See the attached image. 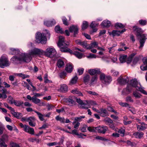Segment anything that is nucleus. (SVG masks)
Masks as SVG:
<instances>
[{"label":"nucleus","mask_w":147,"mask_h":147,"mask_svg":"<svg viewBox=\"0 0 147 147\" xmlns=\"http://www.w3.org/2000/svg\"><path fill=\"white\" fill-rule=\"evenodd\" d=\"M73 69V67L72 64L69 63L66 65L65 69L67 72L69 73H71Z\"/></svg>","instance_id":"b1692460"},{"label":"nucleus","mask_w":147,"mask_h":147,"mask_svg":"<svg viewBox=\"0 0 147 147\" xmlns=\"http://www.w3.org/2000/svg\"><path fill=\"white\" fill-rule=\"evenodd\" d=\"M101 26L104 27H108L111 25L110 22L106 20L103 21L101 24Z\"/></svg>","instance_id":"393cba45"},{"label":"nucleus","mask_w":147,"mask_h":147,"mask_svg":"<svg viewBox=\"0 0 147 147\" xmlns=\"http://www.w3.org/2000/svg\"><path fill=\"white\" fill-rule=\"evenodd\" d=\"M73 54L79 59L81 58L82 57V54L78 52L74 51L73 53Z\"/></svg>","instance_id":"c03bdc74"},{"label":"nucleus","mask_w":147,"mask_h":147,"mask_svg":"<svg viewBox=\"0 0 147 147\" xmlns=\"http://www.w3.org/2000/svg\"><path fill=\"white\" fill-rule=\"evenodd\" d=\"M8 136L6 134H4L2 136L1 138H0V147H7V145L5 144V141L8 140Z\"/></svg>","instance_id":"9b49d317"},{"label":"nucleus","mask_w":147,"mask_h":147,"mask_svg":"<svg viewBox=\"0 0 147 147\" xmlns=\"http://www.w3.org/2000/svg\"><path fill=\"white\" fill-rule=\"evenodd\" d=\"M60 87L59 91L63 92H66L68 91L67 86L65 84H61L60 86Z\"/></svg>","instance_id":"5701e85b"},{"label":"nucleus","mask_w":147,"mask_h":147,"mask_svg":"<svg viewBox=\"0 0 147 147\" xmlns=\"http://www.w3.org/2000/svg\"><path fill=\"white\" fill-rule=\"evenodd\" d=\"M137 127L138 129L139 130H143L146 129V126H142L137 124Z\"/></svg>","instance_id":"8fccbe9b"},{"label":"nucleus","mask_w":147,"mask_h":147,"mask_svg":"<svg viewBox=\"0 0 147 147\" xmlns=\"http://www.w3.org/2000/svg\"><path fill=\"white\" fill-rule=\"evenodd\" d=\"M11 112L14 117L17 118H19L21 116V113L15 112L13 109L11 110Z\"/></svg>","instance_id":"a878e982"},{"label":"nucleus","mask_w":147,"mask_h":147,"mask_svg":"<svg viewBox=\"0 0 147 147\" xmlns=\"http://www.w3.org/2000/svg\"><path fill=\"white\" fill-rule=\"evenodd\" d=\"M34 112L37 114L39 119L41 121H43L45 120L44 118V115L42 114L40 112H38L37 111H34Z\"/></svg>","instance_id":"c756f323"},{"label":"nucleus","mask_w":147,"mask_h":147,"mask_svg":"<svg viewBox=\"0 0 147 147\" xmlns=\"http://www.w3.org/2000/svg\"><path fill=\"white\" fill-rule=\"evenodd\" d=\"M119 103L121 106L123 107H127L129 106L128 103L126 102H119Z\"/></svg>","instance_id":"13d9d810"},{"label":"nucleus","mask_w":147,"mask_h":147,"mask_svg":"<svg viewBox=\"0 0 147 147\" xmlns=\"http://www.w3.org/2000/svg\"><path fill=\"white\" fill-rule=\"evenodd\" d=\"M139 24L142 26H144L146 24L147 21L146 20H140L139 21Z\"/></svg>","instance_id":"4d7b16f0"},{"label":"nucleus","mask_w":147,"mask_h":147,"mask_svg":"<svg viewBox=\"0 0 147 147\" xmlns=\"http://www.w3.org/2000/svg\"><path fill=\"white\" fill-rule=\"evenodd\" d=\"M114 47H109L108 48L109 50V53L111 54L113 53L115 51V50L113 48Z\"/></svg>","instance_id":"774afa93"},{"label":"nucleus","mask_w":147,"mask_h":147,"mask_svg":"<svg viewBox=\"0 0 147 147\" xmlns=\"http://www.w3.org/2000/svg\"><path fill=\"white\" fill-rule=\"evenodd\" d=\"M132 90V87L127 85L126 88H124L122 90V94L124 95L129 94L131 92Z\"/></svg>","instance_id":"ddd939ff"},{"label":"nucleus","mask_w":147,"mask_h":147,"mask_svg":"<svg viewBox=\"0 0 147 147\" xmlns=\"http://www.w3.org/2000/svg\"><path fill=\"white\" fill-rule=\"evenodd\" d=\"M98 46V44L96 42H93L90 44L88 45V49H92L93 48H97Z\"/></svg>","instance_id":"cd10ccee"},{"label":"nucleus","mask_w":147,"mask_h":147,"mask_svg":"<svg viewBox=\"0 0 147 147\" xmlns=\"http://www.w3.org/2000/svg\"><path fill=\"white\" fill-rule=\"evenodd\" d=\"M0 92H1L3 94H6V93L7 92V90L4 87L0 86Z\"/></svg>","instance_id":"3c124183"},{"label":"nucleus","mask_w":147,"mask_h":147,"mask_svg":"<svg viewBox=\"0 0 147 147\" xmlns=\"http://www.w3.org/2000/svg\"><path fill=\"white\" fill-rule=\"evenodd\" d=\"M129 79L128 78H123L120 76L117 79V82L121 85L125 84L128 82Z\"/></svg>","instance_id":"4468645a"},{"label":"nucleus","mask_w":147,"mask_h":147,"mask_svg":"<svg viewBox=\"0 0 147 147\" xmlns=\"http://www.w3.org/2000/svg\"><path fill=\"white\" fill-rule=\"evenodd\" d=\"M78 79V78L77 76H75L73 78L70 82V84L72 85L76 83L77 80Z\"/></svg>","instance_id":"58836bf2"},{"label":"nucleus","mask_w":147,"mask_h":147,"mask_svg":"<svg viewBox=\"0 0 147 147\" xmlns=\"http://www.w3.org/2000/svg\"><path fill=\"white\" fill-rule=\"evenodd\" d=\"M24 130L26 132H28L30 134H34V129L32 128H31L30 127L27 125H25L24 127Z\"/></svg>","instance_id":"6ab92c4d"},{"label":"nucleus","mask_w":147,"mask_h":147,"mask_svg":"<svg viewBox=\"0 0 147 147\" xmlns=\"http://www.w3.org/2000/svg\"><path fill=\"white\" fill-rule=\"evenodd\" d=\"M100 79L102 83L106 85L109 84L111 81V79L110 76H106L103 73L101 74L100 75Z\"/></svg>","instance_id":"1a4fd4ad"},{"label":"nucleus","mask_w":147,"mask_h":147,"mask_svg":"<svg viewBox=\"0 0 147 147\" xmlns=\"http://www.w3.org/2000/svg\"><path fill=\"white\" fill-rule=\"evenodd\" d=\"M133 95L136 99L140 98L142 96L140 93L136 91L133 92Z\"/></svg>","instance_id":"7c9ffc66"},{"label":"nucleus","mask_w":147,"mask_h":147,"mask_svg":"<svg viewBox=\"0 0 147 147\" xmlns=\"http://www.w3.org/2000/svg\"><path fill=\"white\" fill-rule=\"evenodd\" d=\"M76 42L77 44L80 45L83 47L88 49V45L86 42L85 41H82L80 40H76Z\"/></svg>","instance_id":"dca6fc26"},{"label":"nucleus","mask_w":147,"mask_h":147,"mask_svg":"<svg viewBox=\"0 0 147 147\" xmlns=\"http://www.w3.org/2000/svg\"><path fill=\"white\" fill-rule=\"evenodd\" d=\"M10 63L7 57L3 55L0 59V67L3 68L5 67H7L9 65Z\"/></svg>","instance_id":"9d476101"},{"label":"nucleus","mask_w":147,"mask_h":147,"mask_svg":"<svg viewBox=\"0 0 147 147\" xmlns=\"http://www.w3.org/2000/svg\"><path fill=\"white\" fill-rule=\"evenodd\" d=\"M62 20L63 24L67 26L69 25V24L67 21V19L65 17H63Z\"/></svg>","instance_id":"bf43d9fd"},{"label":"nucleus","mask_w":147,"mask_h":147,"mask_svg":"<svg viewBox=\"0 0 147 147\" xmlns=\"http://www.w3.org/2000/svg\"><path fill=\"white\" fill-rule=\"evenodd\" d=\"M128 85L133 87L135 88L136 89L140 91L142 93L145 95H147V92L143 89L140 82H138L136 79H134L131 80Z\"/></svg>","instance_id":"20e7f679"},{"label":"nucleus","mask_w":147,"mask_h":147,"mask_svg":"<svg viewBox=\"0 0 147 147\" xmlns=\"http://www.w3.org/2000/svg\"><path fill=\"white\" fill-rule=\"evenodd\" d=\"M108 110L110 112H113L115 114H117V111H115L111 107H108L107 108Z\"/></svg>","instance_id":"864d4df0"},{"label":"nucleus","mask_w":147,"mask_h":147,"mask_svg":"<svg viewBox=\"0 0 147 147\" xmlns=\"http://www.w3.org/2000/svg\"><path fill=\"white\" fill-rule=\"evenodd\" d=\"M107 124L109 125V124L113 123V121L110 118L107 117L105 118L103 120Z\"/></svg>","instance_id":"ea45409f"},{"label":"nucleus","mask_w":147,"mask_h":147,"mask_svg":"<svg viewBox=\"0 0 147 147\" xmlns=\"http://www.w3.org/2000/svg\"><path fill=\"white\" fill-rule=\"evenodd\" d=\"M118 33H119V30H113L112 32H109L110 35H112L113 36L116 35L119 36V34Z\"/></svg>","instance_id":"a18cd8bd"},{"label":"nucleus","mask_w":147,"mask_h":147,"mask_svg":"<svg viewBox=\"0 0 147 147\" xmlns=\"http://www.w3.org/2000/svg\"><path fill=\"white\" fill-rule=\"evenodd\" d=\"M140 68L142 70H147V64H144L140 66Z\"/></svg>","instance_id":"69168bd1"},{"label":"nucleus","mask_w":147,"mask_h":147,"mask_svg":"<svg viewBox=\"0 0 147 147\" xmlns=\"http://www.w3.org/2000/svg\"><path fill=\"white\" fill-rule=\"evenodd\" d=\"M86 57L88 58H96V55L91 53H90L89 55L87 56Z\"/></svg>","instance_id":"338daca9"},{"label":"nucleus","mask_w":147,"mask_h":147,"mask_svg":"<svg viewBox=\"0 0 147 147\" xmlns=\"http://www.w3.org/2000/svg\"><path fill=\"white\" fill-rule=\"evenodd\" d=\"M88 26V23L87 21H84L83 22L82 29L83 30H84L86 29Z\"/></svg>","instance_id":"37998d69"},{"label":"nucleus","mask_w":147,"mask_h":147,"mask_svg":"<svg viewBox=\"0 0 147 147\" xmlns=\"http://www.w3.org/2000/svg\"><path fill=\"white\" fill-rule=\"evenodd\" d=\"M144 134L143 132H137L134 134V135L136 138H140L143 136Z\"/></svg>","instance_id":"2f4dec72"},{"label":"nucleus","mask_w":147,"mask_h":147,"mask_svg":"<svg viewBox=\"0 0 147 147\" xmlns=\"http://www.w3.org/2000/svg\"><path fill=\"white\" fill-rule=\"evenodd\" d=\"M15 75L22 77L23 79H24L26 78H28L29 77V75H25L22 73L15 74Z\"/></svg>","instance_id":"f704fd0d"},{"label":"nucleus","mask_w":147,"mask_h":147,"mask_svg":"<svg viewBox=\"0 0 147 147\" xmlns=\"http://www.w3.org/2000/svg\"><path fill=\"white\" fill-rule=\"evenodd\" d=\"M28 119L27 121L28 122L30 126L32 127H34L35 126L36 123L34 121L36 119L34 116L28 117Z\"/></svg>","instance_id":"2eb2a0df"},{"label":"nucleus","mask_w":147,"mask_h":147,"mask_svg":"<svg viewBox=\"0 0 147 147\" xmlns=\"http://www.w3.org/2000/svg\"><path fill=\"white\" fill-rule=\"evenodd\" d=\"M127 55H121L120 56L119 59L121 63H125V62L127 59Z\"/></svg>","instance_id":"473e14b6"},{"label":"nucleus","mask_w":147,"mask_h":147,"mask_svg":"<svg viewBox=\"0 0 147 147\" xmlns=\"http://www.w3.org/2000/svg\"><path fill=\"white\" fill-rule=\"evenodd\" d=\"M133 29L136 36L138 37L139 36V42L140 43V46L139 48H142L144 45L146 40L147 39V35L146 34L141 35V34L143 32L141 28L138 27L137 26H134Z\"/></svg>","instance_id":"f257e3e1"},{"label":"nucleus","mask_w":147,"mask_h":147,"mask_svg":"<svg viewBox=\"0 0 147 147\" xmlns=\"http://www.w3.org/2000/svg\"><path fill=\"white\" fill-rule=\"evenodd\" d=\"M85 118L84 116H82L80 117H76L75 118V121H82V119H84Z\"/></svg>","instance_id":"603ef678"},{"label":"nucleus","mask_w":147,"mask_h":147,"mask_svg":"<svg viewBox=\"0 0 147 147\" xmlns=\"http://www.w3.org/2000/svg\"><path fill=\"white\" fill-rule=\"evenodd\" d=\"M118 132L121 134V136H123L125 132V130L121 128L119 130Z\"/></svg>","instance_id":"e2e57ef3"},{"label":"nucleus","mask_w":147,"mask_h":147,"mask_svg":"<svg viewBox=\"0 0 147 147\" xmlns=\"http://www.w3.org/2000/svg\"><path fill=\"white\" fill-rule=\"evenodd\" d=\"M43 51L36 48H34L33 49L29 50L28 53H25L26 56V58L27 59V57H30V61L32 58V57L37 55H40L43 54Z\"/></svg>","instance_id":"39448f33"},{"label":"nucleus","mask_w":147,"mask_h":147,"mask_svg":"<svg viewBox=\"0 0 147 147\" xmlns=\"http://www.w3.org/2000/svg\"><path fill=\"white\" fill-rule=\"evenodd\" d=\"M32 98V102L34 104H38L39 106H42L44 105V103L43 102H40V100L37 98L35 96H33Z\"/></svg>","instance_id":"f3484780"},{"label":"nucleus","mask_w":147,"mask_h":147,"mask_svg":"<svg viewBox=\"0 0 147 147\" xmlns=\"http://www.w3.org/2000/svg\"><path fill=\"white\" fill-rule=\"evenodd\" d=\"M111 72L112 74L114 76H117L119 74V72L114 70H111Z\"/></svg>","instance_id":"0e129e2a"},{"label":"nucleus","mask_w":147,"mask_h":147,"mask_svg":"<svg viewBox=\"0 0 147 147\" xmlns=\"http://www.w3.org/2000/svg\"><path fill=\"white\" fill-rule=\"evenodd\" d=\"M55 21L53 19L52 20H47L44 22L45 24L48 27H50L53 26L55 24Z\"/></svg>","instance_id":"aec40b11"},{"label":"nucleus","mask_w":147,"mask_h":147,"mask_svg":"<svg viewBox=\"0 0 147 147\" xmlns=\"http://www.w3.org/2000/svg\"><path fill=\"white\" fill-rule=\"evenodd\" d=\"M76 101L81 105L80 107L82 109H87L90 105H97L96 103L92 100H85L83 101L79 98L76 99Z\"/></svg>","instance_id":"423d86ee"},{"label":"nucleus","mask_w":147,"mask_h":147,"mask_svg":"<svg viewBox=\"0 0 147 147\" xmlns=\"http://www.w3.org/2000/svg\"><path fill=\"white\" fill-rule=\"evenodd\" d=\"M108 129V127L106 126H99L96 127V132L104 134Z\"/></svg>","instance_id":"f8f14e48"},{"label":"nucleus","mask_w":147,"mask_h":147,"mask_svg":"<svg viewBox=\"0 0 147 147\" xmlns=\"http://www.w3.org/2000/svg\"><path fill=\"white\" fill-rule=\"evenodd\" d=\"M64 62L61 59H59L57 63V65L59 67H61L64 66Z\"/></svg>","instance_id":"79ce46f5"},{"label":"nucleus","mask_w":147,"mask_h":147,"mask_svg":"<svg viewBox=\"0 0 147 147\" xmlns=\"http://www.w3.org/2000/svg\"><path fill=\"white\" fill-rule=\"evenodd\" d=\"M90 79V77L89 75H86L84 78V82L86 84H88Z\"/></svg>","instance_id":"c9c22d12"},{"label":"nucleus","mask_w":147,"mask_h":147,"mask_svg":"<svg viewBox=\"0 0 147 147\" xmlns=\"http://www.w3.org/2000/svg\"><path fill=\"white\" fill-rule=\"evenodd\" d=\"M115 27L116 28H117L118 27L123 28L124 27V26L121 23H117L115 24Z\"/></svg>","instance_id":"09e8293b"},{"label":"nucleus","mask_w":147,"mask_h":147,"mask_svg":"<svg viewBox=\"0 0 147 147\" xmlns=\"http://www.w3.org/2000/svg\"><path fill=\"white\" fill-rule=\"evenodd\" d=\"M13 103L17 106H20L23 104V102L21 100H14Z\"/></svg>","instance_id":"72a5a7b5"},{"label":"nucleus","mask_w":147,"mask_h":147,"mask_svg":"<svg viewBox=\"0 0 147 147\" xmlns=\"http://www.w3.org/2000/svg\"><path fill=\"white\" fill-rule=\"evenodd\" d=\"M87 129L90 132H96V127H88Z\"/></svg>","instance_id":"a19ab883"},{"label":"nucleus","mask_w":147,"mask_h":147,"mask_svg":"<svg viewBox=\"0 0 147 147\" xmlns=\"http://www.w3.org/2000/svg\"><path fill=\"white\" fill-rule=\"evenodd\" d=\"M127 144L129 146H131L132 147H135L136 146V144L134 143L131 142L130 141H127Z\"/></svg>","instance_id":"6e6d98bb"},{"label":"nucleus","mask_w":147,"mask_h":147,"mask_svg":"<svg viewBox=\"0 0 147 147\" xmlns=\"http://www.w3.org/2000/svg\"><path fill=\"white\" fill-rule=\"evenodd\" d=\"M26 56L24 53H21L18 56H14L11 59V61L14 64L18 63L21 62L28 63L30 61V57H25Z\"/></svg>","instance_id":"7ed1b4c3"},{"label":"nucleus","mask_w":147,"mask_h":147,"mask_svg":"<svg viewBox=\"0 0 147 147\" xmlns=\"http://www.w3.org/2000/svg\"><path fill=\"white\" fill-rule=\"evenodd\" d=\"M98 23H95L94 22H92L91 23L90 26L92 28H95L96 26L98 25Z\"/></svg>","instance_id":"052dcab7"},{"label":"nucleus","mask_w":147,"mask_h":147,"mask_svg":"<svg viewBox=\"0 0 147 147\" xmlns=\"http://www.w3.org/2000/svg\"><path fill=\"white\" fill-rule=\"evenodd\" d=\"M69 43L65 40L64 37L62 36H59V41L58 46L60 49V50L63 52H68L70 53H73L72 51L68 48Z\"/></svg>","instance_id":"f03ea898"},{"label":"nucleus","mask_w":147,"mask_h":147,"mask_svg":"<svg viewBox=\"0 0 147 147\" xmlns=\"http://www.w3.org/2000/svg\"><path fill=\"white\" fill-rule=\"evenodd\" d=\"M20 51L18 49H16L14 48H12L10 49V54L11 55H18L20 53Z\"/></svg>","instance_id":"bb28decb"},{"label":"nucleus","mask_w":147,"mask_h":147,"mask_svg":"<svg viewBox=\"0 0 147 147\" xmlns=\"http://www.w3.org/2000/svg\"><path fill=\"white\" fill-rule=\"evenodd\" d=\"M134 55V54H131V56L127 58V63H130L132 61V57Z\"/></svg>","instance_id":"680f3d73"},{"label":"nucleus","mask_w":147,"mask_h":147,"mask_svg":"<svg viewBox=\"0 0 147 147\" xmlns=\"http://www.w3.org/2000/svg\"><path fill=\"white\" fill-rule=\"evenodd\" d=\"M36 41L38 43L45 44L47 41L46 36L42 33L37 32L36 35Z\"/></svg>","instance_id":"0eeeda50"},{"label":"nucleus","mask_w":147,"mask_h":147,"mask_svg":"<svg viewBox=\"0 0 147 147\" xmlns=\"http://www.w3.org/2000/svg\"><path fill=\"white\" fill-rule=\"evenodd\" d=\"M125 100L127 102H134L133 100L132 99L131 96H128L126 97Z\"/></svg>","instance_id":"5fc2aeb1"},{"label":"nucleus","mask_w":147,"mask_h":147,"mask_svg":"<svg viewBox=\"0 0 147 147\" xmlns=\"http://www.w3.org/2000/svg\"><path fill=\"white\" fill-rule=\"evenodd\" d=\"M55 31L56 32L58 33H63L62 29L59 26H57L55 27Z\"/></svg>","instance_id":"e433bc0d"},{"label":"nucleus","mask_w":147,"mask_h":147,"mask_svg":"<svg viewBox=\"0 0 147 147\" xmlns=\"http://www.w3.org/2000/svg\"><path fill=\"white\" fill-rule=\"evenodd\" d=\"M88 71L89 74L91 75H93L96 74H99L100 73V69L98 68L90 69L88 70Z\"/></svg>","instance_id":"4be33fe9"},{"label":"nucleus","mask_w":147,"mask_h":147,"mask_svg":"<svg viewBox=\"0 0 147 147\" xmlns=\"http://www.w3.org/2000/svg\"><path fill=\"white\" fill-rule=\"evenodd\" d=\"M71 92L74 94H76L78 96H82L83 95L82 93L79 91L78 89L77 88L72 90Z\"/></svg>","instance_id":"c85d7f7f"},{"label":"nucleus","mask_w":147,"mask_h":147,"mask_svg":"<svg viewBox=\"0 0 147 147\" xmlns=\"http://www.w3.org/2000/svg\"><path fill=\"white\" fill-rule=\"evenodd\" d=\"M56 119L57 121H60L61 123H64L65 119L63 117H60L59 116H57L56 117Z\"/></svg>","instance_id":"49530a36"},{"label":"nucleus","mask_w":147,"mask_h":147,"mask_svg":"<svg viewBox=\"0 0 147 147\" xmlns=\"http://www.w3.org/2000/svg\"><path fill=\"white\" fill-rule=\"evenodd\" d=\"M57 52L56 50L53 48L49 47L45 51H43V54L45 56L52 58L54 57L56 54Z\"/></svg>","instance_id":"6e6552de"},{"label":"nucleus","mask_w":147,"mask_h":147,"mask_svg":"<svg viewBox=\"0 0 147 147\" xmlns=\"http://www.w3.org/2000/svg\"><path fill=\"white\" fill-rule=\"evenodd\" d=\"M97 80V78L96 76H93L90 82V85H92L95 83Z\"/></svg>","instance_id":"4c0bfd02"},{"label":"nucleus","mask_w":147,"mask_h":147,"mask_svg":"<svg viewBox=\"0 0 147 147\" xmlns=\"http://www.w3.org/2000/svg\"><path fill=\"white\" fill-rule=\"evenodd\" d=\"M69 30L70 32L74 33V36H75L78 33V29L76 26L74 25L71 26L69 28Z\"/></svg>","instance_id":"a211bd4d"},{"label":"nucleus","mask_w":147,"mask_h":147,"mask_svg":"<svg viewBox=\"0 0 147 147\" xmlns=\"http://www.w3.org/2000/svg\"><path fill=\"white\" fill-rule=\"evenodd\" d=\"M74 102V101L73 100L70 98H69L67 100V104L68 105L72 106Z\"/></svg>","instance_id":"de8ad7c7"},{"label":"nucleus","mask_w":147,"mask_h":147,"mask_svg":"<svg viewBox=\"0 0 147 147\" xmlns=\"http://www.w3.org/2000/svg\"><path fill=\"white\" fill-rule=\"evenodd\" d=\"M100 115L102 117H105L108 115L107 111L105 109L101 108L100 109L99 113Z\"/></svg>","instance_id":"412c9836"}]
</instances>
